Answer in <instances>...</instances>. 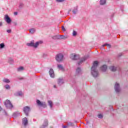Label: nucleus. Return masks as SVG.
<instances>
[{
  "mask_svg": "<svg viewBox=\"0 0 128 128\" xmlns=\"http://www.w3.org/2000/svg\"><path fill=\"white\" fill-rule=\"evenodd\" d=\"M98 61H94L93 66L91 68V74L94 78H96L98 76V72L96 70L98 66Z\"/></svg>",
  "mask_w": 128,
  "mask_h": 128,
  "instance_id": "f257e3e1",
  "label": "nucleus"
},
{
  "mask_svg": "<svg viewBox=\"0 0 128 128\" xmlns=\"http://www.w3.org/2000/svg\"><path fill=\"white\" fill-rule=\"evenodd\" d=\"M42 44V41H38L36 43H34V41L32 40L30 43H27L26 45L28 46H32L33 48H38V46L39 44Z\"/></svg>",
  "mask_w": 128,
  "mask_h": 128,
  "instance_id": "f03ea898",
  "label": "nucleus"
},
{
  "mask_svg": "<svg viewBox=\"0 0 128 128\" xmlns=\"http://www.w3.org/2000/svg\"><path fill=\"white\" fill-rule=\"evenodd\" d=\"M55 58L57 62H60L64 60V55L61 53L58 54L56 55Z\"/></svg>",
  "mask_w": 128,
  "mask_h": 128,
  "instance_id": "7ed1b4c3",
  "label": "nucleus"
},
{
  "mask_svg": "<svg viewBox=\"0 0 128 128\" xmlns=\"http://www.w3.org/2000/svg\"><path fill=\"white\" fill-rule=\"evenodd\" d=\"M4 105L7 108H12V104L10 100H6L4 102Z\"/></svg>",
  "mask_w": 128,
  "mask_h": 128,
  "instance_id": "20e7f679",
  "label": "nucleus"
},
{
  "mask_svg": "<svg viewBox=\"0 0 128 128\" xmlns=\"http://www.w3.org/2000/svg\"><path fill=\"white\" fill-rule=\"evenodd\" d=\"M70 58L73 60H78V58H80V56L76 54H71L70 56Z\"/></svg>",
  "mask_w": 128,
  "mask_h": 128,
  "instance_id": "39448f33",
  "label": "nucleus"
},
{
  "mask_svg": "<svg viewBox=\"0 0 128 128\" xmlns=\"http://www.w3.org/2000/svg\"><path fill=\"white\" fill-rule=\"evenodd\" d=\"M36 103L37 104L40 106H42V108H46V102H41L40 100H36Z\"/></svg>",
  "mask_w": 128,
  "mask_h": 128,
  "instance_id": "423d86ee",
  "label": "nucleus"
},
{
  "mask_svg": "<svg viewBox=\"0 0 128 128\" xmlns=\"http://www.w3.org/2000/svg\"><path fill=\"white\" fill-rule=\"evenodd\" d=\"M23 110L26 116H28V112H30V107L26 106L24 107Z\"/></svg>",
  "mask_w": 128,
  "mask_h": 128,
  "instance_id": "0eeeda50",
  "label": "nucleus"
},
{
  "mask_svg": "<svg viewBox=\"0 0 128 128\" xmlns=\"http://www.w3.org/2000/svg\"><path fill=\"white\" fill-rule=\"evenodd\" d=\"M114 90L116 92H120V84L116 82L115 84Z\"/></svg>",
  "mask_w": 128,
  "mask_h": 128,
  "instance_id": "6e6552de",
  "label": "nucleus"
},
{
  "mask_svg": "<svg viewBox=\"0 0 128 128\" xmlns=\"http://www.w3.org/2000/svg\"><path fill=\"white\" fill-rule=\"evenodd\" d=\"M4 20L8 24H10V22H12V20H10V18L8 15H5Z\"/></svg>",
  "mask_w": 128,
  "mask_h": 128,
  "instance_id": "1a4fd4ad",
  "label": "nucleus"
},
{
  "mask_svg": "<svg viewBox=\"0 0 128 128\" xmlns=\"http://www.w3.org/2000/svg\"><path fill=\"white\" fill-rule=\"evenodd\" d=\"M49 74L51 78H54V72L52 68H50L49 70Z\"/></svg>",
  "mask_w": 128,
  "mask_h": 128,
  "instance_id": "9d476101",
  "label": "nucleus"
},
{
  "mask_svg": "<svg viewBox=\"0 0 128 128\" xmlns=\"http://www.w3.org/2000/svg\"><path fill=\"white\" fill-rule=\"evenodd\" d=\"M87 59H88V56H84L82 58L80 59V62H78V66H80V64H82V62H84V60H86Z\"/></svg>",
  "mask_w": 128,
  "mask_h": 128,
  "instance_id": "9b49d317",
  "label": "nucleus"
},
{
  "mask_svg": "<svg viewBox=\"0 0 128 128\" xmlns=\"http://www.w3.org/2000/svg\"><path fill=\"white\" fill-rule=\"evenodd\" d=\"M64 79L62 78H59L58 80V86H62V84H64Z\"/></svg>",
  "mask_w": 128,
  "mask_h": 128,
  "instance_id": "f8f14e48",
  "label": "nucleus"
},
{
  "mask_svg": "<svg viewBox=\"0 0 128 128\" xmlns=\"http://www.w3.org/2000/svg\"><path fill=\"white\" fill-rule=\"evenodd\" d=\"M60 40H66L68 38V35H59Z\"/></svg>",
  "mask_w": 128,
  "mask_h": 128,
  "instance_id": "ddd939ff",
  "label": "nucleus"
},
{
  "mask_svg": "<svg viewBox=\"0 0 128 128\" xmlns=\"http://www.w3.org/2000/svg\"><path fill=\"white\" fill-rule=\"evenodd\" d=\"M48 120H45L44 124L43 125H42L40 128H46V126H48Z\"/></svg>",
  "mask_w": 128,
  "mask_h": 128,
  "instance_id": "4468645a",
  "label": "nucleus"
},
{
  "mask_svg": "<svg viewBox=\"0 0 128 128\" xmlns=\"http://www.w3.org/2000/svg\"><path fill=\"white\" fill-rule=\"evenodd\" d=\"M107 68H108V66L106 64L103 65L100 68V70H102V72H106V70Z\"/></svg>",
  "mask_w": 128,
  "mask_h": 128,
  "instance_id": "2eb2a0df",
  "label": "nucleus"
},
{
  "mask_svg": "<svg viewBox=\"0 0 128 128\" xmlns=\"http://www.w3.org/2000/svg\"><path fill=\"white\" fill-rule=\"evenodd\" d=\"M58 68L62 72H64V66L62 64H58Z\"/></svg>",
  "mask_w": 128,
  "mask_h": 128,
  "instance_id": "dca6fc26",
  "label": "nucleus"
},
{
  "mask_svg": "<svg viewBox=\"0 0 128 128\" xmlns=\"http://www.w3.org/2000/svg\"><path fill=\"white\" fill-rule=\"evenodd\" d=\"M22 124L25 126L28 124V118H24L22 119Z\"/></svg>",
  "mask_w": 128,
  "mask_h": 128,
  "instance_id": "f3484780",
  "label": "nucleus"
},
{
  "mask_svg": "<svg viewBox=\"0 0 128 128\" xmlns=\"http://www.w3.org/2000/svg\"><path fill=\"white\" fill-rule=\"evenodd\" d=\"M109 70H111L112 72H116V67L114 66H110L109 68Z\"/></svg>",
  "mask_w": 128,
  "mask_h": 128,
  "instance_id": "a211bd4d",
  "label": "nucleus"
},
{
  "mask_svg": "<svg viewBox=\"0 0 128 128\" xmlns=\"http://www.w3.org/2000/svg\"><path fill=\"white\" fill-rule=\"evenodd\" d=\"M29 32L30 34H34L36 32V28H32L29 30Z\"/></svg>",
  "mask_w": 128,
  "mask_h": 128,
  "instance_id": "6ab92c4d",
  "label": "nucleus"
},
{
  "mask_svg": "<svg viewBox=\"0 0 128 128\" xmlns=\"http://www.w3.org/2000/svg\"><path fill=\"white\" fill-rule=\"evenodd\" d=\"M76 74H82V70H80V68H78L76 70Z\"/></svg>",
  "mask_w": 128,
  "mask_h": 128,
  "instance_id": "aec40b11",
  "label": "nucleus"
},
{
  "mask_svg": "<svg viewBox=\"0 0 128 128\" xmlns=\"http://www.w3.org/2000/svg\"><path fill=\"white\" fill-rule=\"evenodd\" d=\"M53 40H60V35H56L55 36H52Z\"/></svg>",
  "mask_w": 128,
  "mask_h": 128,
  "instance_id": "412c9836",
  "label": "nucleus"
},
{
  "mask_svg": "<svg viewBox=\"0 0 128 128\" xmlns=\"http://www.w3.org/2000/svg\"><path fill=\"white\" fill-rule=\"evenodd\" d=\"M48 104L50 108H52V106H54V104L52 103V100H48Z\"/></svg>",
  "mask_w": 128,
  "mask_h": 128,
  "instance_id": "4be33fe9",
  "label": "nucleus"
},
{
  "mask_svg": "<svg viewBox=\"0 0 128 128\" xmlns=\"http://www.w3.org/2000/svg\"><path fill=\"white\" fill-rule=\"evenodd\" d=\"M106 0H100V4L101 6H104V4H106Z\"/></svg>",
  "mask_w": 128,
  "mask_h": 128,
  "instance_id": "5701e85b",
  "label": "nucleus"
},
{
  "mask_svg": "<svg viewBox=\"0 0 128 128\" xmlns=\"http://www.w3.org/2000/svg\"><path fill=\"white\" fill-rule=\"evenodd\" d=\"M3 82H6V84H8L10 82V80L6 78L3 79Z\"/></svg>",
  "mask_w": 128,
  "mask_h": 128,
  "instance_id": "b1692460",
  "label": "nucleus"
},
{
  "mask_svg": "<svg viewBox=\"0 0 128 128\" xmlns=\"http://www.w3.org/2000/svg\"><path fill=\"white\" fill-rule=\"evenodd\" d=\"M73 14H76L78 12V7H76L74 8V10H72Z\"/></svg>",
  "mask_w": 128,
  "mask_h": 128,
  "instance_id": "393cba45",
  "label": "nucleus"
},
{
  "mask_svg": "<svg viewBox=\"0 0 128 128\" xmlns=\"http://www.w3.org/2000/svg\"><path fill=\"white\" fill-rule=\"evenodd\" d=\"M8 62H9V64H14V60L12 58H9L8 60Z\"/></svg>",
  "mask_w": 128,
  "mask_h": 128,
  "instance_id": "a878e982",
  "label": "nucleus"
},
{
  "mask_svg": "<svg viewBox=\"0 0 128 128\" xmlns=\"http://www.w3.org/2000/svg\"><path fill=\"white\" fill-rule=\"evenodd\" d=\"M24 70V67L20 66V67L18 68L17 70H18V72H22V70Z\"/></svg>",
  "mask_w": 128,
  "mask_h": 128,
  "instance_id": "bb28decb",
  "label": "nucleus"
},
{
  "mask_svg": "<svg viewBox=\"0 0 128 128\" xmlns=\"http://www.w3.org/2000/svg\"><path fill=\"white\" fill-rule=\"evenodd\" d=\"M102 46H108V48H110V44H104L102 45Z\"/></svg>",
  "mask_w": 128,
  "mask_h": 128,
  "instance_id": "cd10ccee",
  "label": "nucleus"
},
{
  "mask_svg": "<svg viewBox=\"0 0 128 128\" xmlns=\"http://www.w3.org/2000/svg\"><path fill=\"white\" fill-rule=\"evenodd\" d=\"M4 88H6V90H10V86L8 84L5 85Z\"/></svg>",
  "mask_w": 128,
  "mask_h": 128,
  "instance_id": "c85d7f7f",
  "label": "nucleus"
},
{
  "mask_svg": "<svg viewBox=\"0 0 128 128\" xmlns=\"http://www.w3.org/2000/svg\"><path fill=\"white\" fill-rule=\"evenodd\" d=\"M67 126H68H68H74V124H72L71 122H69L67 124Z\"/></svg>",
  "mask_w": 128,
  "mask_h": 128,
  "instance_id": "c756f323",
  "label": "nucleus"
},
{
  "mask_svg": "<svg viewBox=\"0 0 128 128\" xmlns=\"http://www.w3.org/2000/svg\"><path fill=\"white\" fill-rule=\"evenodd\" d=\"M6 46L4 43L0 44V48H4Z\"/></svg>",
  "mask_w": 128,
  "mask_h": 128,
  "instance_id": "7c9ffc66",
  "label": "nucleus"
},
{
  "mask_svg": "<svg viewBox=\"0 0 128 128\" xmlns=\"http://www.w3.org/2000/svg\"><path fill=\"white\" fill-rule=\"evenodd\" d=\"M78 34V33L76 32V30H74L72 32L73 36H76Z\"/></svg>",
  "mask_w": 128,
  "mask_h": 128,
  "instance_id": "2f4dec72",
  "label": "nucleus"
},
{
  "mask_svg": "<svg viewBox=\"0 0 128 128\" xmlns=\"http://www.w3.org/2000/svg\"><path fill=\"white\" fill-rule=\"evenodd\" d=\"M98 118H102V114H98Z\"/></svg>",
  "mask_w": 128,
  "mask_h": 128,
  "instance_id": "473e14b6",
  "label": "nucleus"
},
{
  "mask_svg": "<svg viewBox=\"0 0 128 128\" xmlns=\"http://www.w3.org/2000/svg\"><path fill=\"white\" fill-rule=\"evenodd\" d=\"M58 2H62L64 0H56Z\"/></svg>",
  "mask_w": 128,
  "mask_h": 128,
  "instance_id": "72a5a7b5",
  "label": "nucleus"
},
{
  "mask_svg": "<svg viewBox=\"0 0 128 128\" xmlns=\"http://www.w3.org/2000/svg\"><path fill=\"white\" fill-rule=\"evenodd\" d=\"M62 128H68V125H66V126L62 125Z\"/></svg>",
  "mask_w": 128,
  "mask_h": 128,
  "instance_id": "f704fd0d",
  "label": "nucleus"
},
{
  "mask_svg": "<svg viewBox=\"0 0 128 128\" xmlns=\"http://www.w3.org/2000/svg\"><path fill=\"white\" fill-rule=\"evenodd\" d=\"M7 32H8V34H10V32H12V30H6Z\"/></svg>",
  "mask_w": 128,
  "mask_h": 128,
  "instance_id": "c9c22d12",
  "label": "nucleus"
},
{
  "mask_svg": "<svg viewBox=\"0 0 128 128\" xmlns=\"http://www.w3.org/2000/svg\"><path fill=\"white\" fill-rule=\"evenodd\" d=\"M62 30H63L64 32H66V28L64 26H62Z\"/></svg>",
  "mask_w": 128,
  "mask_h": 128,
  "instance_id": "e433bc0d",
  "label": "nucleus"
},
{
  "mask_svg": "<svg viewBox=\"0 0 128 128\" xmlns=\"http://www.w3.org/2000/svg\"><path fill=\"white\" fill-rule=\"evenodd\" d=\"M22 92H18V96H22Z\"/></svg>",
  "mask_w": 128,
  "mask_h": 128,
  "instance_id": "4c0bfd02",
  "label": "nucleus"
},
{
  "mask_svg": "<svg viewBox=\"0 0 128 128\" xmlns=\"http://www.w3.org/2000/svg\"><path fill=\"white\" fill-rule=\"evenodd\" d=\"M14 16H18V12H14Z\"/></svg>",
  "mask_w": 128,
  "mask_h": 128,
  "instance_id": "58836bf2",
  "label": "nucleus"
},
{
  "mask_svg": "<svg viewBox=\"0 0 128 128\" xmlns=\"http://www.w3.org/2000/svg\"><path fill=\"white\" fill-rule=\"evenodd\" d=\"M2 26V22H0V26Z\"/></svg>",
  "mask_w": 128,
  "mask_h": 128,
  "instance_id": "ea45409f",
  "label": "nucleus"
},
{
  "mask_svg": "<svg viewBox=\"0 0 128 128\" xmlns=\"http://www.w3.org/2000/svg\"><path fill=\"white\" fill-rule=\"evenodd\" d=\"M122 53H120L119 54H118V56H122Z\"/></svg>",
  "mask_w": 128,
  "mask_h": 128,
  "instance_id": "a19ab883",
  "label": "nucleus"
},
{
  "mask_svg": "<svg viewBox=\"0 0 128 128\" xmlns=\"http://www.w3.org/2000/svg\"><path fill=\"white\" fill-rule=\"evenodd\" d=\"M54 88H56V85H54Z\"/></svg>",
  "mask_w": 128,
  "mask_h": 128,
  "instance_id": "79ce46f5",
  "label": "nucleus"
},
{
  "mask_svg": "<svg viewBox=\"0 0 128 128\" xmlns=\"http://www.w3.org/2000/svg\"><path fill=\"white\" fill-rule=\"evenodd\" d=\"M0 110H2V107H0Z\"/></svg>",
  "mask_w": 128,
  "mask_h": 128,
  "instance_id": "37998d69",
  "label": "nucleus"
},
{
  "mask_svg": "<svg viewBox=\"0 0 128 128\" xmlns=\"http://www.w3.org/2000/svg\"><path fill=\"white\" fill-rule=\"evenodd\" d=\"M20 6H24V4H20Z\"/></svg>",
  "mask_w": 128,
  "mask_h": 128,
  "instance_id": "c03bdc74",
  "label": "nucleus"
}]
</instances>
